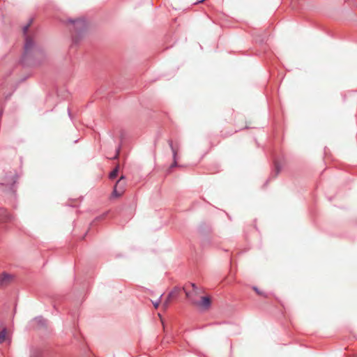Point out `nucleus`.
<instances>
[{"mask_svg":"<svg viewBox=\"0 0 357 357\" xmlns=\"http://www.w3.org/2000/svg\"><path fill=\"white\" fill-rule=\"evenodd\" d=\"M31 23L32 20H30L29 23L24 26L22 29L25 38L24 52L21 59V63L23 66L38 65L45 58L43 49L36 43L32 37L27 35L28 29Z\"/></svg>","mask_w":357,"mask_h":357,"instance_id":"1","label":"nucleus"},{"mask_svg":"<svg viewBox=\"0 0 357 357\" xmlns=\"http://www.w3.org/2000/svg\"><path fill=\"white\" fill-rule=\"evenodd\" d=\"M68 22L73 25V33L72 34V40L73 44H77L79 39L82 36L87 28V24L84 19L79 18L76 20L69 19Z\"/></svg>","mask_w":357,"mask_h":357,"instance_id":"2","label":"nucleus"},{"mask_svg":"<svg viewBox=\"0 0 357 357\" xmlns=\"http://www.w3.org/2000/svg\"><path fill=\"white\" fill-rule=\"evenodd\" d=\"M125 176H121L120 178L116 181V185H114V190L112 192V195L114 197H120L124 192V188L126 186Z\"/></svg>","mask_w":357,"mask_h":357,"instance_id":"3","label":"nucleus"},{"mask_svg":"<svg viewBox=\"0 0 357 357\" xmlns=\"http://www.w3.org/2000/svg\"><path fill=\"white\" fill-rule=\"evenodd\" d=\"M13 280V276L11 274L3 273L0 275V287H3L10 284Z\"/></svg>","mask_w":357,"mask_h":357,"instance_id":"4","label":"nucleus"},{"mask_svg":"<svg viewBox=\"0 0 357 357\" xmlns=\"http://www.w3.org/2000/svg\"><path fill=\"white\" fill-rule=\"evenodd\" d=\"M182 289L185 291L186 297L192 304L197 303V296L199 294V291L195 292L193 290L189 291L185 289V287H182Z\"/></svg>","mask_w":357,"mask_h":357,"instance_id":"5","label":"nucleus"},{"mask_svg":"<svg viewBox=\"0 0 357 357\" xmlns=\"http://www.w3.org/2000/svg\"><path fill=\"white\" fill-rule=\"evenodd\" d=\"M168 143H169V147L172 151V155H173V162L171 165L170 168H173L174 167H177V165H178V164H177L178 150L176 149H175V147L174 146L173 142L172 140H169Z\"/></svg>","mask_w":357,"mask_h":357,"instance_id":"6","label":"nucleus"},{"mask_svg":"<svg viewBox=\"0 0 357 357\" xmlns=\"http://www.w3.org/2000/svg\"><path fill=\"white\" fill-rule=\"evenodd\" d=\"M13 217L5 208H0V222H10Z\"/></svg>","mask_w":357,"mask_h":357,"instance_id":"7","label":"nucleus"},{"mask_svg":"<svg viewBox=\"0 0 357 357\" xmlns=\"http://www.w3.org/2000/svg\"><path fill=\"white\" fill-rule=\"evenodd\" d=\"M195 305H199L202 307L204 309H207L211 305V299L208 296H204L202 298V301L200 302H198L197 301V303H195Z\"/></svg>","mask_w":357,"mask_h":357,"instance_id":"8","label":"nucleus"},{"mask_svg":"<svg viewBox=\"0 0 357 357\" xmlns=\"http://www.w3.org/2000/svg\"><path fill=\"white\" fill-rule=\"evenodd\" d=\"M181 289V288H179V287H174V289H173L172 291H171L169 292V294H168L167 298L166 301L165 302L164 305H165V306H167V305H168V303H169V302L170 298H171L172 297H173V296H175L177 294V293H178Z\"/></svg>","mask_w":357,"mask_h":357,"instance_id":"9","label":"nucleus"},{"mask_svg":"<svg viewBox=\"0 0 357 357\" xmlns=\"http://www.w3.org/2000/svg\"><path fill=\"white\" fill-rule=\"evenodd\" d=\"M33 321L40 326H45L47 324V320L41 316L34 318Z\"/></svg>","mask_w":357,"mask_h":357,"instance_id":"10","label":"nucleus"},{"mask_svg":"<svg viewBox=\"0 0 357 357\" xmlns=\"http://www.w3.org/2000/svg\"><path fill=\"white\" fill-rule=\"evenodd\" d=\"M119 172V165H117L110 173L109 177L110 179H114L116 177Z\"/></svg>","mask_w":357,"mask_h":357,"instance_id":"11","label":"nucleus"},{"mask_svg":"<svg viewBox=\"0 0 357 357\" xmlns=\"http://www.w3.org/2000/svg\"><path fill=\"white\" fill-rule=\"evenodd\" d=\"M6 333V328H3L2 331H0V343L3 342V341L5 340Z\"/></svg>","mask_w":357,"mask_h":357,"instance_id":"12","label":"nucleus"},{"mask_svg":"<svg viewBox=\"0 0 357 357\" xmlns=\"http://www.w3.org/2000/svg\"><path fill=\"white\" fill-rule=\"evenodd\" d=\"M121 145L119 144L118 146V147L116 148V153L114 155V157L111 158V159L112 160H115V159H117L119 158V153H120V150H121Z\"/></svg>","mask_w":357,"mask_h":357,"instance_id":"13","label":"nucleus"},{"mask_svg":"<svg viewBox=\"0 0 357 357\" xmlns=\"http://www.w3.org/2000/svg\"><path fill=\"white\" fill-rule=\"evenodd\" d=\"M162 296V294L160 295V296L159 297V298L157 301H152V303L154 305L155 308H157L159 306Z\"/></svg>","mask_w":357,"mask_h":357,"instance_id":"14","label":"nucleus"},{"mask_svg":"<svg viewBox=\"0 0 357 357\" xmlns=\"http://www.w3.org/2000/svg\"><path fill=\"white\" fill-rule=\"evenodd\" d=\"M253 289L256 291V293H257V294H259V295H262V296H266V294H264V293L261 292V291L259 290V289H258L257 287H253Z\"/></svg>","mask_w":357,"mask_h":357,"instance_id":"15","label":"nucleus"},{"mask_svg":"<svg viewBox=\"0 0 357 357\" xmlns=\"http://www.w3.org/2000/svg\"><path fill=\"white\" fill-rule=\"evenodd\" d=\"M191 287H192V290L195 291V292H198L199 291V289L197 288V287L196 286V284L195 283H191L190 284Z\"/></svg>","mask_w":357,"mask_h":357,"instance_id":"16","label":"nucleus"},{"mask_svg":"<svg viewBox=\"0 0 357 357\" xmlns=\"http://www.w3.org/2000/svg\"><path fill=\"white\" fill-rule=\"evenodd\" d=\"M275 171H276L275 176H277L279 174L280 171V168L278 164L276 163V162L275 164Z\"/></svg>","mask_w":357,"mask_h":357,"instance_id":"17","label":"nucleus"},{"mask_svg":"<svg viewBox=\"0 0 357 357\" xmlns=\"http://www.w3.org/2000/svg\"><path fill=\"white\" fill-rule=\"evenodd\" d=\"M16 180H17V175H16V174H13V176L12 181H13V183H15V182H16Z\"/></svg>","mask_w":357,"mask_h":357,"instance_id":"18","label":"nucleus"},{"mask_svg":"<svg viewBox=\"0 0 357 357\" xmlns=\"http://www.w3.org/2000/svg\"><path fill=\"white\" fill-rule=\"evenodd\" d=\"M68 113L69 117L71 119V113H70V109H68Z\"/></svg>","mask_w":357,"mask_h":357,"instance_id":"19","label":"nucleus"},{"mask_svg":"<svg viewBox=\"0 0 357 357\" xmlns=\"http://www.w3.org/2000/svg\"><path fill=\"white\" fill-rule=\"evenodd\" d=\"M204 1H205V0H198V2H199V3H202V2Z\"/></svg>","mask_w":357,"mask_h":357,"instance_id":"20","label":"nucleus"}]
</instances>
